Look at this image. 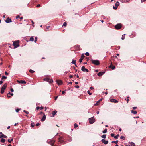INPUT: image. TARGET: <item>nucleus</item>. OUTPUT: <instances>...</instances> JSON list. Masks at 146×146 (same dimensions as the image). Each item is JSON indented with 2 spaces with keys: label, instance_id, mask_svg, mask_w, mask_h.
Masks as SVG:
<instances>
[{
  "label": "nucleus",
  "instance_id": "nucleus-10",
  "mask_svg": "<svg viewBox=\"0 0 146 146\" xmlns=\"http://www.w3.org/2000/svg\"><path fill=\"white\" fill-rule=\"evenodd\" d=\"M58 141L60 142L61 143H63L64 142V140L63 139V138L62 137H60L58 138Z\"/></svg>",
  "mask_w": 146,
  "mask_h": 146
},
{
  "label": "nucleus",
  "instance_id": "nucleus-16",
  "mask_svg": "<svg viewBox=\"0 0 146 146\" xmlns=\"http://www.w3.org/2000/svg\"><path fill=\"white\" fill-rule=\"evenodd\" d=\"M56 82L58 85H61L62 83V81L61 80H56Z\"/></svg>",
  "mask_w": 146,
  "mask_h": 146
},
{
  "label": "nucleus",
  "instance_id": "nucleus-7",
  "mask_svg": "<svg viewBox=\"0 0 146 146\" xmlns=\"http://www.w3.org/2000/svg\"><path fill=\"white\" fill-rule=\"evenodd\" d=\"M81 70L84 72H88L89 71L88 69L85 68V67L84 66H82L81 68Z\"/></svg>",
  "mask_w": 146,
  "mask_h": 146
},
{
  "label": "nucleus",
  "instance_id": "nucleus-43",
  "mask_svg": "<svg viewBox=\"0 0 146 146\" xmlns=\"http://www.w3.org/2000/svg\"><path fill=\"white\" fill-rule=\"evenodd\" d=\"M85 55H86V56H88L89 55V54L88 52H86L85 53Z\"/></svg>",
  "mask_w": 146,
  "mask_h": 146
},
{
  "label": "nucleus",
  "instance_id": "nucleus-15",
  "mask_svg": "<svg viewBox=\"0 0 146 146\" xmlns=\"http://www.w3.org/2000/svg\"><path fill=\"white\" fill-rule=\"evenodd\" d=\"M43 115H44V116L41 119V121H44L46 119V115L44 113L43 114Z\"/></svg>",
  "mask_w": 146,
  "mask_h": 146
},
{
  "label": "nucleus",
  "instance_id": "nucleus-1",
  "mask_svg": "<svg viewBox=\"0 0 146 146\" xmlns=\"http://www.w3.org/2000/svg\"><path fill=\"white\" fill-rule=\"evenodd\" d=\"M13 45L14 46V48H16L19 46V40L13 41Z\"/></svg>",
  "mask_w": 146,
  "mask_h": 146
},
{
  "label": "nucleus",
  "instance_id": "nucleus-44",
  "mask_svg": "<svg viewBox=\"0 0 146 146\" xmlns=\"http://www.w3.org/2000/svg\"><path fill=\"white\" fill-rule=\"evenodd\" d=\"M83 59L82 58H80L79 59V62H80L81 63V62H82V60H83Z\"/></svg>",
  "mask_w": 146,
  "mask_h": 146
},
{
  "label": "nucleus",
  "instance_id": "nucleus-2",
  "mask_svg": "<svg viewBox=\"0 0 146 146\" xmlns=\"http://www.w3.org/2000/svg\"><path fill=\"white\" fill-rule=\"evenodd\" d=\"M92 63L96 65H98L100 64V61L98 60H94L92 59L91 60Z\"/></svg>",
  "mask_w": 146,
  "mask_h": 146
},
{
  "label": "nucleus",
  "instance_id": "nucleus-57",
  "mask_svg": "<svg viewBox=\"0 0 146 146\" xmlns=\"http://www.w3.org/2000/svg\"><path fill=\"white\" fill-rule=\"evenodd\" d=\"M20 17V16L19 15H17L16 16V19H17L19 18Z\"/></svg>",
  "mask_w": 146,
  "mask_h": 146
},
{
  "label": "nucleus",
  "instance_id": "nucleus-28",
  "mask_svg": "<svg viewBox=\"0 0 146 146\" xmlns=\"http://www.w3.org/2000/svg\"><path fill=\"white\" fill-rule=\"evenodd\" d=\"M101 137L105 139L106 138V135H103Z\"/></svg>",
  "mask_w": 146,
  "mask_h": 146
},
{
  "label": "nucleus",
  "instance_id": "nucleus-36",
  "mask_svg": "<svg viewBox=\"0 0 146 146\" xmlns=\"http://www.w3.org/2000/svg\"><path fill=\"white\" fill-rule=\"evenodd\" d=\"M66 25H67V24H66V22H65L63 23L62 26H66Z\"/></svg>",
  "mask_w": 146,
  "mask_h": 146
},
{
  "label": "nucleus",
  "instance_id": "nucleus-49",
  "mask_svg": "<svg viewBox=\"0 0 146 146\" xmlns=\"http://www.w3.org/2000/svg\"><path fill=\"white\" fill-rule=\"evenodd\" d=\"M113 9H115V10L117 9V7H115V6H113Z\"/></svg>",
  "mask_w": 146,
  "mask_h": 146
},
{
  "label": "nucleus",
  "instance_id": "nucleus-40",
  "mask_svg": "<svg viewBox=\"0 0 146 146\" xmlns=\"http://www.w3.org/2000/svg\"><path fill=\"white\" fill-rule=\"evenodd\" d=\"M87 92H88V94H89L90 95H91L92 93L90 92V91H89V90Z\"/></svg>",
  "mask_w": 146,
  "mask_h": 146
},
{
  "label": "nucleus",
  "instance_id": "nucleus-64",
  "mask_svg": "<svg viewBox=\"0 0 146 146\" xmlns=\"http://www.w3.org/2000/svg\"><path fill=\"white\" fill-rule=\"evenodd\" d=\"M40 125V123H37L36 124V126H38Z\"/></svg>",
  "mask_w": 146,
  "mask_h": 146
},
{
  "label": "nucleus",
  "instance_id": "nucleus-25",
  "mask_svg": "<svg viewBox=\"0 0 146 146\" xmlns=\"http://www.w3.org/2000/svg\"><path fill=\"white\" fill-rule=\"evenodd\" d=\"M7 78V77L6 76H3L2 78H1V79L2 80H3V79H6Z\"/></svg>",
  "mask_w": 146,
  "mask_h": 146
},
{
  "label": "nucleus",
  "instance_id": "nucleus-13",
  "mask_svg": "<svg viewBox=\"0 0 146 146\" xmlns=\"http://www.w3.org/2000/svg\"><path fill=\"white\" fill-rule=\"evenodd\" d=\"M110 102H111L117 103L118 102V101L114 99H110Z\"/></svg>",
  "mask_w": 146,
  "mask_h": 146
},
{
  "label": "nucleus",
  "instance_id": "nucleus-9",
  "mask_svg": "<svg viewBox=\"0 0 146 146\" xmlns=\"http://www.w3.org/2000/svg\"><path fill=\"white\" fill-rule=\"evenodd\" d=\"M55 141L52 140H51L50 141L48 142V143L52 145V146H53L54 145V143L55 142Z\"/></svg>",
  "mask_w": 146,
  "mask_h": 146
},
{
  "label": "nucleus",
  "instance_id": "nucleus-38",
  "mask_svg": "<svg viewBox=\"0 0 146 146\" xmlns=\"http://www.w3.org/2000/svg\"><path fill=\"white\" fill-rule=\"evenodd\" d=\"M121 1L122 2H124L125 1H126V2H128L129 1V0H121Z\"/></svg>",
  "mask_w": 146,
  "mask_h": 146
},
{
  "label": "nucleus",
  "instance_id": "nucleus-5",
  "mask_svg": "<svg viewBox=\"0 0 146 146\" xmlns=\"http://www.w3.org/2000/svg\"><path fill=\"white\" fill-rule=\"evenodd\" d=\"M44 80L47 82H48L50 83H52L53 82V81L52 79H50L48 78H44Z\"/></svg>",
  "mask_w": 146,
  "mask_h": 146
},
{
  "label": "nucleus",
  "instance_id": "nucleus-35",
  "mask_svg": "<svg viewBox=\"0 0 146 146\" xmlns=\"http://www.w3.org/2000/svg\"><path fill=\"white\" fill-rule=\"evenodd\" d=\"M107 130L106 129L103 131V133H105L107 132Z\"/></svg>",
  "mask_w": 146,
  "mask_h": 146
},
{
  "label": "nucleus",
  "instance_id": "nucleus-12",
  "mask_svg": "<svg viewBox=\"0 0 146 146\" xmlns=\"http://www.w3.org/2000/svg\"><path fill=\"white\" fill-rule=\"evenodd\" d=\"M5 22L7 23H9L10 22H11L12 21L10 19L9 17H8L5 20Z\"/></svg>",
  "mask_w": 146,
  "mask_h": 146
},
{
  "label": "nucleus",
  "instance_id": "nucleus-33",
  "mask_svg": "<svg viewBox=\"0 0 146 146\" xmlns=\"http://www.w3.org/2000/svg\"><path fill=\"white\" fill-rule=\"evenodd\" d=\"M124 35H125V34H124V35H122V38H121V39L122 40H123L125 38Z\"/></svg>",
  "mask_w": 146,
  "mask_h": 146
},
{
  "label": "nucleus",
  "instance_id": "nucleus-37",
  "mask_svg": "<svg viewBox=\"0 0 146 146\" xmlns=\"http://www.w3.org/2000/svg\"><path fill=\"white\" fill-rule=\"evenodd\" d=\"M13 139H12L10 140L9 139H8V142L9 143H11V142L13 141Z\"/></svg>",
  "mask_w": 146,
  "mask_h": 146
},
{
  "label": "nucleus",
  "instance_id": "nucleus-56",
  "mask_svg": "<svg viewBox=\"0 0 146 146\" xmlns=\"http://www.w3.org/2000/svg\"><path fill=\"white\" fill-rule=\"evenodd\" d=\"M40 108V107H37L36 108V109L37 110H38Z\"/></svg>",
  "mask_w": 146,
  "mask_h": 146
},
{
  "label": "nucleus",
  "instance_id": "nucleus-53",
  "mask_svg": "<svg viewBox=\"0 0 146 146\" xmlns=\"http://www.w3.org/2000/svg\"><path fill=\"white\" fill-rule=\"evenodd\" d=\"M5 74L6 75H8V73L7 72H6V71H5Z\"/></svg>",
  "mask_w": 146,
  "mask_h": 146
},
{
  "label": "nucleus",
  "instance_id": "nucleus-31",
  "mask_svg": "<svg viewBox=\"0 0 146 146\" xmlns=\"http://www.w3.org/2000/svg\"><path fill=\"white\" fill-rule=\"evenodd\" d=\"M119 134L117 135H116L115 136H114V138L115 139H117L118 138V137H119Z\"/></svg>",
  "mask_w": 146,
  "mask_h": 146
},
{
  "label": "nucleus",
  "instance_id": "nucleus-50",
  "mask_svg": "<svg viewBox=\"0 0 146 146\" xmlns=\"http://www.w3.org/2000/svg\"><path fill=\"white\" fill-rule=\"evenodd\" d=\"M74 87L77 88H79V86L78 85L75 86Z\"/></svg>",
  "mask_w": 146,
  "mask_h": 146
},
{
  "label": "nucleus",
  "instance_id": "nucleus-61",
  "mask_svg": "<svg viewBox=\"0 0 146 146\" xmlns=\"http://www.w3.org/2000/svg\"><path fill=\"white\" fill-rule=\"evenodd\" d=\"M11 92H13L14 91V90L13 88H11Z\"/></svg>",
  "mask_w": 146,
  "mask_h": 146
},
{
  "label": "nucleus",
  "instance_id": "nucleus-62",
  "mask_svg": "<svg viewBox=\"0 0 146 146\" xmlns=\"http://www.w3.org/2000/svg\"><path fill=\"white\" fill-rule=\"evenodd\" d=\"M62 94H64L65 93V92L64 91H62Z\"/></svg>",
  "mask_w": 146,
  "mask_h": 146
},
{
  "label": "nucleus",
  "instance_id": "nucleus-51",
  "mask_svg": "<svg viewBox=\"0 0 146 146\" xmlns=\"http://www.w3.org/2000/svg\"><path fill=\"white\" fill-rule=\"evenodd\" d=\"M99 102H98V101L97 102V103L96 104H95L94 105L95 106L98 105L99 104Z\"/></svg>",
  "mask_w": 146,
  "mask_h": 146
},
{
  "label": "nucleus",
  "instance_id": "nucleus-24",
  "mask_svg": "<svg viewBox=\"0 0 146 146\" xmlns=\"http://www.w3.org/2000/svg\"><path fill=\"white\" fill-rule=\"evenodd\" d=\"M84 55V54H82L81 55V58L83 59L85 57Z\"/></svg>",
  "mask_w": 146,
  "mask_h": 146
},
{
  "label": "nucleus",
  "instance_id": "nucleus-63",
  "mask_svg": "<svg viewBox=\"0 0 146 146\" xmlns=\"http://www.w3.org/2000/svg\"><path fill=\"white\" fill-rule=\"evenodd\" d=\"M90 89H91V90H92L94 89V88L93 87H91L90 88Z\"/></svg>",
  "mask_w": 146,
  "mask_h": 146
},
{
  "label": "nucleus",
  "instance_id": "nucleus-42",
  "mask_svg": "<svg viewBox=\"0 0 146 146\" xmlns=\"http://www.w3.org/2000/svg\"><path fill=\"white\" fill-rule=\"evenodd\" d=\"M23 112H25V113H26L27 114H29V112H28V111H25V110H24L23 111Z\"/></svg>",
  "mask_w": 146,
  "mask_h": 146
},
{
  "label": "nucleus",
  "instance_id": "nucleus-34",
  "mask_svg": "<svg viewBox=\"0 0 146 146\" xmlns=\"http://www.w3.org/2000/svg\"><path fill=\"white\" fill-rule=\"evenodd\" d=\"M35 125V124L34 123H31V126L32 127H33Z\"/></svg>",
  "mask_w": 146,
  "mask_h": 146
},
{
  "label": "nucleus",
  "instance_id": "nucleus-8",
  "mask_svg": "<svg viewBox=\"0 0 146 146\" xmlns=\"http://www.w3.org/2000/svg\"><path fill=\"white\" fill-rule=\"evenodd\" d=\"M126 146H135V144L133 142H129V144L125 145Z\"/></svg>",
  "mask_w": 146,
  "mask_h": 146
},
{
  "label": "nucleus",
  "instance_id": "nucleus-39",
  "mask_svg": "<svg viewBox=\"0 0 146 146\" xmlns=\"http://www.w3.org/2000/svg\"><path fill=\"white\" fill-rule=\"evenodd\" d=\"M78 127V125L76 123H75L74 124V127L75 128H76Z\"/></svg>",
  "mask_w": 146,
  "mask_h": 146
},
{
  "label": "nucleus",
  "instance_id": "nucleus-54",
  "mask_svg": "<svg viewBox=\"0 0 146 146\" xmlns=\"http://www.w3.org/2000/svg\"><path fill=\"white\" fill-rule=\"evenodd\" d=\"M137 108L136 107H134L133 108L134 110H135Z\"/></svg>",
  "mask_w": 146,
  "mask_h": 146
},
{
  "label": "nucleus",
  "instance_id": "nucleus-41",
  "mask_svg": "<svg viewBox=\"0 0 146 146\" xmlns=\"http://www.w3.org/2000/svg\"><path fill=\"white\" fill-rule=\"evenodd\" d=\"M37 37H35V41H34V42L35 43H36V42L37 40Z\"/></svg>",
  "mask_w": 146,
  "mask_h": 146
},
{
  "label": "nucleus",
  "instance_id": "nucleus-55",
  "mask_svg": "<svg viewBox=\"0 0 146 146\" xmlns=\"http://www.w3.org/2000/svg\"><path fill=\"white\" fill-rule=\"evenodd\" d=\"M72 82H69L68 83V85L69 84H72Z\"/></svg>",
  "mask_w": 146,
  "mask_h": 146
},
{
  "label": "nucleus",
  "instance_id": "nucleus-29",
  "mask_svg": "<svg viewBox=\"0 0 146 146\" xmlns=\"http://www.w3.org/2000/svg\"><path fill=\"white\" fill-rule=\"evenodd\" d=\"M120 138L123 140H125V137L123 136H121L120 137Z\"/></svg>",
  "mask_w": 146,
  "mask_h": 146
},
{
  "label": "nucleus",
  "instance_id": "nucleus-4",
  "mask_svg": "<svg viewBox=\"0 0 146 146\" xmlns=\"http://www.w3.org/2000/svg\"><path fill=\"white\" fill-rule=\"evenodd\" d=\"M89 123L90 124H93L95 121L94 118L93 117L89 119Z\"/></svg>",
  "mask_w": 146,
  "mask_h": 146
},
{
  "label": "nucleus",
  "instance_id": "nucleus-3",
  "mask_svg": "<svg viewBox=\"0 0 146 146\" xmlns=\"http://www.w3.org/2000/svg\"><path fill=\"white\" fill-rule=\"evenodd\" d=\"M7 85V83H5L1 88V94H3L4 93V90L6 88Z\"/></svg>",
  "mask_w": 146,
  "mask_h": 146
},
{
  "label": "nucleus",
  "instance_id": "nucleus-58",
  "mask_svg": "<svg viewBox=\"0 0 146 146\" xmlns=\"http://www.w3.org/2000/svg\"><path fill=\"white\" fill-rule=\"evenodd\" d=\"M3 83V81L2 80H1L0 81V85L2 84Z\"/></svg>",
  "mask_w": 146,
  "mask_h": 146
},
{
  "label": "nucleus",
  "instance_id": "nucleus-20",
  "mask_svg": "<svg viewBox=\"0 0 146 146\" xmlns=\"http://www.w3.org/2000/svg\"><path fill=\"white\" fill-rule=\"evenodd\" d=\"M5 140L3 138H2L1 140V142L2 143H4L5 142Z\"/></svg>",
  "mask_w": 146,
  "mask_h": 146
},
{
  "label": "nucleus",
  "instance_id": "nucleus-18",
  "mask_svg": "<svg viewBox=\"0 0 146 146\" xmlns=\"http://www.w3.org/2000/svg\"><path fill=\"white\" fill-rule=\"evenodd\" d=\"M131 113L134 114H135L137 113V111H134L133 110H132L131 111Z\"/></svg>",
  "mask_w": 146,
  "mask_h": 146
},
{
  "label": "nucleus",
  "instance_id": "nucleus-19",
  "mask_svg": "<svg viewBox=\"0 0 146 146\" xmlns=\"http://www.w3.org/2000/svg\"><path fill=\"white\" fill-rule=\"evenodd\" d=\"M118 142V140H117L115 141H112L111 143H115L116 144H117Z\"/></svg>",
  "mask_w": 146,
  "mask_h": 146
},
{
  "label": "nucleus",
  "instance_id": "nucleus-6",
  "mask_svg": "<svg viewBox=\"0 0 146 146\" xmlns=\"http://www.w3.org/2000/svg\"><path fill=\"white\" fill-rule=\"evenodd\" d=\"M121 27V25L120 24H118L115 26V27L117 29H120Z\"/></svg>",
  "mask_w": 146,
  "mask_h": 146
},
{
  "label": "nucleus",
  "instance_id": "nucleus-27",
  "mask_svg": "<svg viewBox=\"0 0 146 146\" xmlns=\"http://www.w3.org/2000/svg\"><path fill=\"white\" fill-rule=\"evenodd\" d=\"M57 112L56 111H53L52 113V114L53 115V116H54L55 114H56V113Z\"/></svg>",
  "mask_w": 146,
  "mask_h": 146
},
{
  "label": "nucleus",
  "instance_id": "nucleus-17",
  "mask_svg": "<svg viewBox=\"0 0 146 146\" xmlns=\"http://www.w3.org/2000/svg\"><path fill=\"white\" fill-rule=\"evenodd\" d=\"M19 83H21V84H26V82L25 81L20 80V81H18Z\"/></svg>",
  "mask_w": 146,
  "mask_h": 146
},
{
  "label": "nucleus",
  "instance_id": "nucleus-52",
  "mask_svg": "<svg viewBox=\"0 0 146 146\" xmlns=\"http://www.w3.org/2000/svg\"><path fill=\"white\" fill-rule=\"evenodd\" d=\"M3 134L1 132H0V137L2 136V135ZM1 137H0L1 138Z\"/></svg>",
  "mask_w": 146,
  "mask_h": 146
},
{
  "label": "nucleus",
  "instance_id": "nucleus-11",
  "mask_svg": "<svg viewBox=\"0 0 146 146\" xmlns=\"http://www.w3.org/2000/svg\"><path fill=\"white\" fill-rule=\"evenodd\" d=\"M101 141L102 143H103L105 144H108V141H106L104 139H102L101 140Z\"/></svg>",
  "mask_w": 146,
  "mask_h": 146
},
{
  "label": "nucleus",
  "instance_id": "nucleus-30",
  "mask_svg": "<svg viewBox=\"0 0 146 146\" xmlns=\"http://www.w3.org/2000/svg\"><path fill=\"white\" fill-rule=\"evenodd\" d=\"M29 72H31V73H33L35 72V71H34L32 70H31V69L29 70Z\"/></svg>",
  "mask_w": 146,
  "mask_h": 146
},
{
  "label": "nucleus",
  "instance_id": "nucleus-21",
  "mask_svg": "<svg viewBox=\"0 0 146 146\" xmlns=\"http://www.w3.org/2000/svg\"><path fill=\"white\" fill-rule=\"evenodd\" d=\"M119 3L117 1L115 4V6L116 7H117L119 5Z\"/></svg>",
  "mask_w": 146,
  "mask_h": 146
},
{
  "label": "nucleus",
  "instance_id": "nucleus-26",
  "mask_svg": "<svg viewBox=\"0 0 146 146\" xmlns=\"http://www.w3.org/2000/svg\"><path fill=\"white\" fill-rule=\"evenodd\" d=\"M30 40L31 41H34V38L33 37H31L30 38Z\"/></svg>",
  "mask_w": 146,
  "mask_h": 146
},
{
  "label": "nucleus",
  "instance_id": "nucleus-48",
  "mask_svg": "<svg viewBox=\"0 0 146 146\" xmlns=\"http://www.w3.org/2000/svg\"><path fill=\"white\" fill-rule=\"evenodd\" d=\"M125 99L126 100L127 103H128V102L129 101V100L128 98H127V99H126V98H125Z\"/></svg>",
  "mask_w": 146,
  "mask_h": 146
},
{
  "label": "nucleus",
  "instance_id": "nucleus-45",
  "mask_svg": "<svg viewBox=\"0 0 146 146\" xmlns=\"http://www.w3.org/2000/svg\"><path fill=\"white\" fill-rule=\"evenodd\" d=\"M115 66H113L111 68L112 70H114L115 68Z\"/></svg>",
  "mask_w": 146,
  "mask_h": 146
},
{
  "label": "nucleus",
  "instance_id": "nucleus-59",
  "mask_svg": "<svg viewBox=\"0 0 146 146\" xmlns=\"http://www.w3.org/2000/svg\"><path fill=\"white\" fill-rule=\"evenodd\" d=\"M73 77V76L72 75H70V76H69V78H72Z\"/></svg>",
  "mask_w": 146,
  "mask_h": 146
},
{
  "label": "nucleus",
  "instance_id": "nucleus-32",
  "mask_svg": "<svg viewBox=\"0 0 146 146\" xmlns=\"http://www.w3.org/2000/svg\"><path fill=\"white\" fill-rule=\"evenodd\" d=\"M7 137V136L3 134V135H2V136L0 137H3V138H6Z\"/></svg>",
  "mask_w": 146,
  "mask_h": 146
},
{
  "label": "nucleus",
  "instance_id": "nucleus-47",
  "mask_svg": "<svg viewBox=\"0 0 146 146\" xmlns=\"http://www.w3.org/2000/svg\"><path fill=\"white\" fill-rule=\"evenodd\" d=\"M112 137H114V134L113 133H111L110 135Z\"/></svg>",
  "mask_w": 146,
  "mask_h": 146
},
{
  "label": "nucleus",
  "instance_id": "nucleus-14",
  "mask_svg": "<svg viewBox=\"0 0 146 146\" xmlns=\"http://www.w3.org/2000/svg\"><path fill=\"white\" fill-rule=\"evenodd\" d=\"M104 73H105V72H99L98 73V76H100L102 75L103 74H104Z\"/></svg>",
  "mask_w": 146,
  "mask_h": 146
},
{
  "label": "nucleus",
  "instance_id": "nucleus-22",
  "mask_svg": "<svg viewBox=\"0 0 146 146\" xmlns=\"http://www.w3.org/2000/svg\"><path fill=\"white\" fill-rule=\"evenodd\" d=\"M11 92H9L7 94V97L9 98V97H11Z\"/></svg>",
  "mask_w": 146,
  "mask_h": 146
},
{
  "label": "nucleus",
  "instance_id": "nucleus-23",
  "mask_svg": "<svg viewBox=\"0 0 146 146\" xmlns=\"http://www.w3.org/2000/svg\"><path fill=\"white\" fill-rule=\"evenodd\" d=\"M76 60H72V63L73 64H75L76 63Z\"/></svg>",
  "mask_w": 146,
  "mask_h": 146
},
{
  "label": "nucleus",
  "instance_id": "nucleus-60",
  "mask_svg": "<svg viewBox=\"0 0 146 146\" xmlns=\"http://www.w3.org/2000/svg\"><path fill=\"white\" fill-rule=\"evenodd\" d=\"M141 2H143L145 1H146V0H141Z\"/></svg>",
  "mask_w": 146,
  "mask_h": 146
},
{
  "label": "nucleus",
  "instance_id": "nucleus-46",
  "mask_svg": "<svg viewBox=\"0 0 146 146\" xmlns=\"http://www.w3.org/2000/svg\"><path fill=\"white\" fill-rule=\"evenodd\" d=\"M20 109H17L16 110V111L17 112H18L20 110Z\"/></svg>",
  "mask_w": 146,
  "mask_h": 146
}]
</instances>
